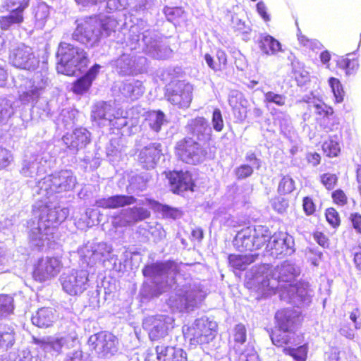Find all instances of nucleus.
Instances as JSON below:
<instances>
[{"mask_svg": "<svg viewBox=\"0 0 361 361\" xmlns=\"http://www.w3.org/2000/svg\"><path fill=\"white\" fill-rule=\"evenodd\" d=\"M256 8L258 14L265 22H268L271 20L270 16L267 13V7L264 2L262 1H259L256 4Z\"/></svg>", "mask_w": 361, "mask_h": 361, "instance_id": "nucleus-52", "label": "nucleus"}, {"mask_svg": "<svg viewBox=\"0 0 361 361\" xmlns=\"http://www.w3.org/2000/svg\"><path fill=\"white\" fill-rule=\"evenodd\" d=\"M194 301L195 298L187 292L177 295L176 298L177 306L184 310H187Z\"/></svg>", "mask_w": 361, "mask_h": 361, "instance_id": "nucleus-44", "label": "nucleus"}, {"mask_svg": "<svg viewBox=\"0 0 361 361\" xmlns=\"http://www.w3.org/2000/svg\"><path fill=\"white\" fill-rule=\"evenodd\" d=\"M136 198L132 195H116L97 200L99 207L114 209L134 204Z\"/></svg>", "mask_w": 361, "mask_h": 361, "instance_id": "nucleus-19", "label": "nucleus"}, {"mask_svg": "<svg viewBox=\"0 0 361 361\" xmlns=\"http://www.w3.org/2000/svg\"><path fill=\"white\" fill-rule=\"evenodd\" d=\"M247 161L252 162L256 165V168L259 169L261 167V161L257 158V155L254 152H249L245 156Z\"/></svg>", "mask_w": 361, "mask_h": 361, "instance_id": "nucleus-59", "label": "nucleus"}, {"mask_svg": "<svg viewBox=\"0 0 361 361\" xmlns=\"http://www.w3.org/2000/svg\"><path fill=\"white\" fill-rule=\"evenodd\" d=\"M307 161L309 164L316 166L319 165L321 161V156L317 152L308 153L307 154Z\"/></svg>", "mask_w": 361, "mask_h": 361, "instance_id": "nucleus-56", "label": "nucleus"}, {"mask_svg": "<svg viewBox=\"0 0 361 361\" xmlns=\"http://www.w3.org/2000/svg\"><path fill=\"white\" fill-rule=\"evenodd\" d=\"M110 124L117 129H121L128 125L126 117L123 116V110L118 109L116 111V114L114 115L113 118H109Z\"/></svg>", "mask_w": 361, "mask_h": 361, "instance_id": "nucleus-41", "label": "nucleus"}, {"mask_svg": "<svg viewBox=\"0 0 361 361\" xmlns=\"http://www.w3.org/2000/svg\"><path fill=\"white\" fill-rule=\"evenodd\" d=\"M87 280V276L82 271L71 273L64 278L63 288L69 295H79L86 289Z\"/></svg>", "mask_w": 361, "mask_h": 361, "instance_id": "nucleus-14", "label": "nucleus"}, {"mask_svg": "<svg viewBox=\"0 0 361 361\" xmlns=\"http://www.w3.org/2000/svg\"><path fill=\"white\" fill-rule=\"evenodd\" d=\"M322 148L324 154L330 158L338 157L341 152L338 142L331 137H329L323 142Z\"/></svg>", "mask_w": 361, "mask_h": 361, "instance_id": "nucleus-30", "label": "nucleus"}, {"mask_svg": "<svg viewBox=\"0 0 361 361\" xmlns=\"http://www.w3.org/2000/svg\"><path fill=\"white\" fill-rule=\"evenodd\" d=\"M329 86L335 97L336 103H341L345 97V91L341 81L334 77H331L328 80Z\"/></svg>", "mask_w": 361, "mask_h": 361, "instance_id": "nucleus-31", "label": "nucleus"}, {"mask_svg": "<svg viewBox=\"0 0 361 361\" xmlns=\"http://www.w3.org/2000/svg\"><path fill=\"white\" fill-rule=\"evenodd\" d=\"M161 153L154 145H149L144 147L139 154V161L145 166H152L159 160Z\"/></svg>", "mask_w": 361, "mask_h": 361, "instance_id": "nucleus-27", "label": "nucleus"}, {"mask_svg": "<svg viewBox=\"0 0 361 361\" xmlns=\"http://www.w3.org/2000/svg\"><path fill=\"white\" fill-rule=\"evenodd\" d=\"M63 140L68 149L78 151L90 142V133L85 128H76L63 135Z\"/></svg>", "mask_w": 361, "mask_h": 361, "instance_id": "nucleus-15", "label": "nucleus"}, {"mask_svg": "<svg viewBox=\"0 0 361 361\" xmlns=\"http://www.w3.org/2000/svg\"><path fill=\"white\" fill-rule=\"evenodd\" d=\"M65 343V338L63 337L56 338L55 339L49 340L47 341L46 345L49 346L51 349L56 351H60L63 348Z\"/></svg>", "mask_w": 361, "mask_h": 361, "instance_id": "nucleus-53", "label": "nucleus"}, {"mask_svg": "<svg viewBox=\"0 0 361 361\" xmlns=\"http://www.w3.org/2000/svg\"><path fill=\"white\" fill-rule=\"evenodd\" d=\"M116 336L106 331L99 332L89 338V345L102 356L113 354L116 350Z\"/></svg>", "mask_w": 361, "mask_h": 361, "instance_id": "nucleus-13", "label": "nucleus"}, {"mask_svg": "<svg viewBox=\"0 0 361 361\" xmlns=\"http://www.w3.org/2000/svg\"><path fill=\"white\" fill-rule=\"evenodd\" d=\"M264 97L265 104L274 103L279 106H284L286 104V97L283 94L269 91L264 93Z\"/></svg>", "mask_w": 361, "mask_h": 361, "instance_id": "nucleus-39", "label": "nucleus"}, {"mask_svg": "<svg viewBox=\"0 0 361 361\" xmlns=\"http://www.w3.org/2000/svg\"><path fill=\"white\" fill-rule=\"evenodd\" d=\"M253 169L248 164H242L235 170V174L238 180H242L251 176L253 173Z\"/></svg>", "mask_w": 361, "mask_h": 361, "instance_id": "nucleus-47", "label": "nucleus"}, {"mask_svg": "<svg viewBox=\"0 0 361 361\" xmlns=\"http://www.w3.org/2000/svg\"><path fill=\"white\" fill-rule=\"evenodd\" d=\"M167 99L180 108H187L192 100V87L184 81H178L166 93Z\"/></svg>", "mask_w": 361, "mask_h": 361, "instance_id": "nucleus-10", "label": "nucleus"}, {"mask_svg": "<svg viewBox=\"0 0 361 361\" xmlns=\"http://www.w3.org/2000/svg\"><path fill=\"white\" fill-rule=\"evenodd\" d=\"M61 264L56 257L40 258L35 264L32 277L37 281H45L56 276L60 271Z\"/></svg>", "mask_w": 361, "mask_h": 361, "instance_id": "nucleus-11", "label": "nucleus"}, {"mask_svg": "<svg viewBox=\"0 0 361 361\" xmlns=\"http://www.w3.org/2000/svg\"><path fill=\"white\" fill-rule=\"evenodd\" d=\"M336 66L345 71L347 75H352L357 73L360 64L357 58L348 54L340 56L336 60Z\"/></svg>", "mask_w": 361, "mask_h": 361, "instance_id": "nucleus-26", "label": "nucleus"}, {"mask_svg": "<svg viewBox=\"0 0 361 361\" xmlns=\"http://www.w3.org/2000/svg\"><path fill=\"white\" fill-rule=\"evenodd\" d=\"M261 51L266 55H276L282 51L281 43L270 35H262L258 40Z\"/></svg>", "mask_w": 361, "mask_h": 361, "instance_id": "nucleus-22", "label": "nucleus"}, {"mask_svg": "<svg viewBox=\"0 0 361 361\" xmlns=\"http://www.w3.org/2000/svg\"><path fill=\"white\" fill-rule=\"evenodd\" d=\"M30 0H8V7H16L6 16H0V28L8 30L12 25H20L24 22V11L29 6Z\"/></svg>", "mask_w": 361, "mask_h": 361, "instance_id": "nucleus-12", "label": "nucleus"}, {"mask_svg": "<svg viewBox=\"0 0 361 361\" xmlns=\"http://www.w3.org/2000/svg\"><path fill=\"white\" fill-rule=\"evenodd\" d=\"M314 238L317 242L322 247L328 246V238L321 232H315Z\"/></svg>", "mask_w": 361, "mask_h": 361, "instance_id": "nucleus-58", "label": "nucleus"}, {"mask_svg": "<svg viewBox=\"0 0 361 361\" xmlns=\"http://www.w3.org/2000/svg\"><path fill=\"white\" fill-rule=\"evenodd\" d=\"M9 61L16 68L32 71L39 68V59L32 47L20 44L10 51Z\"/></svg>", "mask_w": 361, "mask_h": 361, "instance_id": "nucleus-8", "label": "nucleus"}, {"mask_svg": "<svg viewBox=\"0 0 361 361\" xmlns=\"http://www.w3.org/2000/svg\"><path fill=\"white\" fill-rule=\"evenodd\" d=\"M212 123L213 128L216 132H221L224 128V121L221 111L219 109L216 108L212 112Z\"/></svg>", "mask_w": 361, "mask_h": 361, "instance_id": "nucleus-42", "label": "nucleus"}, {"mask_svg": "<svg viewBox=\"0 0 361 361\" xmlns=\"http://www.w3.org/2000/svg\"><path fill=\"white\" fill-rule=\"evenodd\" d=\"M301 312L290 308L277 310L274 314V326L269 331L273 345L281 348L285 355L293 361H307L309 344L303 333L297 334L303 323Z\"/></svg>", "mask_w": 361, "mask_h": 361, "instance_id": "nucleus-1", "label": "nucleus"}, {"mask_svg": "<svg viewBox=\"0 0 361 361\" xmlns=\"http://www.w3.org/2000/svg\"><path fill=\"white\" fill-rule=\"evenodd\" d=\"M96 253L101 254L102 256H105L111 253V248L105 243H99L97 245V250L94 251Z\"/></svg>", "mask_w": 361, "mask_h": 361, "instance_id": "nucleus-60", "label": "nucleus"}, {"mask_svg": "<svg viewBox=\"0 0 361 361\" xmlns=\"http://www.w3.org/2000/svg\"><path fill=\"white\" fill-rule=\"evenodd\" d=\"M295 190V181L288 176H283L279 181L278 185V193L281 195H286L291 193Z\"/></svg>", "mask_w": 361, "mask_h": 361, "instance_id": "nucleus-34", "label": "nucleus"}, {"mask_svg": "<svg viewBox=\"0 0 361 361\" xmlns=\"http://www.w3.org/2000/svg\"><path fill=\"white\" fill-rule=\"evenodd\" d=\"M173 271L175 275L179 272L177 264L171 260L165 262H157L145 266L142 274L145 276L155 277L168 274Z\"/></svg>", "mask_w": 361, "mask_h": 361, "instance_id": "nucleus-18", "label": "nucleus"}, {"mask_svg": "<svg viewBox=\"0 0 361 361\" xmlns=\"http://www.w3.org/2000/svg\"><path fill=\"white\" fill-rule=\"evenodd\" d=\"M338 177L335 173L326 172L322 174L319 180L323 186L328 190H333L338 183Z\"/></svg>", "mask_w": 361, "mask_h": 361, "instance_id": "nucleus-37", "label": "nucleus"}, {"mask_svg": "<svg viewBox=\"0 0 361 361\" xmlns=\"http://www.w3.org/2000/svg\"><path fill=\"white\" fill-rule=\"evenodd\" d=\"M192 237L193 240H200L203 238V231L200 227H195L192 232Z\"/></svg>", "mask_w": 361, "mask_h": 361, "instance_id": "nucleus-63", "label": "nucleus"}, {"mask_svg": "<svg viewBox=\"0 0 361 361\" xmlns=\"http://www.w3.org/2000/svg\"><path fill=\"white\" fill-rule=\"evenodd\" d=\"M111 32L109 20L92 16L77 26L73 38L87 47H94L102 38L109 37Z\"/></svg>", "mask_w": 361, "mask_h": 361, "instance_id": "nucleus-4", "label": "nucleus"}, {"mask_svg": "<svg viewBox=\"0 0 361 361\" xmlns=\"http://www.w3.org/2000/svg\"><path fill=\"white\" fill-rule=\"evenodd\" d=\"M354 263L356 268L361 271V247H359V251L354 255Z\"/></svg>", "mask_w": 361, "mask_h": 361, "instance_id": "nucleus-64", "label": "nucleus"}, {"mask_svg": "<svg viewBox=\"0 0 361 361\" xmlns=\"http://www.w3.org/2000/svg\"><path fill=\"white\" fill-rule=\"evenodd\" d=\"M257 256V255L252 254H231L228 256V264L234 271H243L256 260Z\"/></svg>", "mask_w": 361, "mask_h": 361, "instance_id": "nucleus-23", "label": "nucleus"}, {"mask_svg": "<svg viewBox=\"0 0 361 361\" xmlns=\"http://www.w3.org/2000/svg\"><path fill=\"white\" fill-rule=\"evenodd\" d=\"M185 11L182 7H166L164 8V14L169 21L176 23L183 18Z\"/></svg>", "mask_w": 361, "mask_h": 361, "instance_id": "nucleus-33", "label": "nucleus"}, {"mask_svg": "<svg viewBox=\"0 0 361 361\" xmlns=\"http://www.w3.org/2000/svg\"><path fill=\"white\" fill-rule=\"evenodd\" d=\"M316 204L312 197L306 196L302 198V209L307 216H310L316 212Z\"/></svg>", "mask_w": 361, "mask_h": 361, "instance_id": "nucleus-48", "label": "nucleus"}, {"mask_svg": "<svg viewBox=\"0 0 361 361\" xmlns=\"http://www.w3.org/2000/svg\"><path fill=\"white\" fill-rule=\"evenodd\" d=\"M325 217L331 226H340L341 222L340 214L334 207H331L326 209Z\"/></svg>", "mask_w": 361, "mask_h": 361, "instance_id": "nucleus-43", "label": "nucleus"}, {"mask_svg": "<svg viewBox=\"0 0 361 361\" xmlns=\"http://www.w3.org/2000/svg\"><path fill=\"white\" fill-rule=\"evenodd\" d=\"M15 342L13 334L0 329V351H6Z\"/></svg>", "mask_w": 361, "mask_h": 361, "instance_id": "nucleus-38", "label": "nucleus"}, {"mask_svg": "<svg viewBox=\"0 0 361 361\" xmlns=\"http://www.w3.org/2000/svg\"><path fill=\"white\" fill-rule=\"evenodd\" d=\"M57 56L58 73L68 76L83 73L90 63L87 53L83 49L66 42L60 44Z\"/></svg>", "mask_w": 361, "mask_h": 361, "instance_id": "nucleus-3", "label": "nucleus"}, {"mask_svg": "<svg viewBox=\"0 0 361 361\" xmlns=\"http://www.w3.org/2000/svg\"><path fill=\"white\" fill-rule=\"evenodd\" d=\"M350 220L353 226H361V214L357 212L350 214Z\"/></svg>", "mask_w": 361, "mask_h": 361, "instance_id": "nucleus-62", "label": "nucleus"}, {"mask_svg": "<svg viewBox=\"0 0 361 361\" xmlns=\"http://www.w3.org/2000/svg\"><path fill=\"white\" fill-rule=\"evenodd\" d=\"M310 113H305V120L312 119L324 129L331 130V126L334 123V111L333 108L324 102L314 103L310 106Z\"/></svg>", "mask_w": 361, "mask_h": 361, "instance_id": "nucleus-9", "label": "nucleus"}, {"mask_svg": "<svg viewBox=\"0 0 361 361\" xmlns=\"http://www.w3.org/2000/svg\"><path fill=\"white\" fill-rule=\"evenodd\" d=\"M164 114L161 111H157L156 112V118L154 122L151 124L152 128L157 131L161 129V126L164 123Z\"/></svg>", "mask_w": 361, "mask_h": 361, "instance_id": "nucleus-54", "label": "nucleus"}, {"mask_svg": "<svg viewBox=\"0 0 361 361\" xmlns=\"http://www.w3.org/2000/svg\"><path fill=\"white\" fill-rule=\"evenodd\" d=\"M185 340L189 343L190 348H196L212 342L216 337V331L205 322H195L183 330Z\"/></svg>", "mask_w": 361, "mask_h": 361, "instance_id": "nucleus-7", "label": "nucleus"}, {"mask_svg": "<svg viewBox=\"0 0 361 361\" xmlns=\"http://www.w3.org/2000/svg\"><path fill=\"white\" fill-rule=\"evenodd\" d=\"M164 174L173 194L183 195L185 192H195L196 183L190 171L173 169L166 171Z\"/></svg>", "mask_w": 361, "mask_h": 361, "instance_id": "nucleus-6", "label": "nucleus"}, {"mask_svg": "<svg viewBox=\"0 0 361 361\" xmlns=\"http://www.w3.org/2000/svg\"><path fill=\"white\" fill-rule=\"evenodd\" d=\"M150 212L143 207H134L129 209V219L131 221L137 222L149 218Z\"/></svg>", "mask_w": 361, "mask_h": 361, "instance_id": "nucleus-35", "label": "nucleus"}, {"mask_svg": "<svg viewBox=\"0 0 361 361\" xmlns=\"http://www.w3.org/2000/svg\"><path fill=\"white\" fill-rule=\"evenodd\" d=\"M54 319L55 310L49 307H44L38 309L31 318L32 323L39 328L51 326Z\"/></svg>", "mask_w": 361, "mask_h": 361, "instance_id": "nucleus-21", "label": "nucleus"}, {"mask_svg": "<svg viewBox=\"0 0 361 361\" xmlns=\"http://www.w3.org/2000/svg\"><path fill=\"white\" fill-rule=\"evenodd\" d=\"M174 154L179 161L196 165L204 159L207 153L197 141L190 137H185L176 143Z\"/></svg>", "mask_w": 361, "mask_h": 361, "instance_id": "nucleus-5", "label": "nucleus"}, {"mask_svg": "<svg viewBox=\"0 0 361 361\" xmlns=\"http://www.w3.org/2000/svg\"><path fill=\"white\" fill-rule=\"evenodd\" d=\"M235 239L245 250H256L265 246L271 255L283 252V236L279 237L276 233L271 235L268 227H243L236 234Z\"/></svg>", "mask_w": 361, "mask_h": 361, "instance_id": "nucleus-2", "label": "nucleus"}, {"mask_svg": "<svg viewBox=\"0 0 361 361\" xmlns=\"http://www.w3.org/2000/svg\"><path fill=\"white\" fill-rule=\"evenodd\" d=\"M161 335L162 334L160 333V329L159 328V326L153 327L149 333V338L152 341L158 340L160 337H161Z\"/></svg>", "mask_w": 361, "mask_h": 361, "instance_id": "nucleus-61", "label": "nucleus"}, {"mask_svg": "<svg viewBox=\"0 0 361 361\" xmlns=\"http://www.w3.org/2000/svg\"><path fill=\"white\" fill-rule=\"evenodd\" d=\"M158 361H187L185 352L180 348L157 345L155 348Z\"/></svg>", "mask_w": 361, "mask_h": 361, "instance_id": "nucleus-20", "label": "nucleus"}, {"mask_svg": "<svg viewBox=\"0 0 361 361\" xmlns=\"http://www.w3.org/2000/svg\"><path fill=\"white\" fill-rule=\"evenodd\" d=\"M271 206L274 210L282 213L288 207V201L283 197H275L272 200Z\"/></svg>", "mask_w": 361, "mask_h": 361, "instance_id": "nucleus-50", "label": "nucleus"}, {"mask_svg": "<svg viewBox=\"0 0 361 361\" xmlns=\"http://www.w3.org/2000/svg\"><path fill=\"white\" fill-rule=\"evenodd\" d=\"M41 88L32 85L30 89L27 90L19 94V99L23 102L37 100L39 97Z\"/></svg>", "mask_w": 361, "mask_h": 361, "instance_id": "nucleus-36", "label": "nucleus"}, {"mask_svg": "<svg viewBox=\"0 0 361 361\" xmlns=\"http://www.w3.org/2000/svg\"><path fill=\"white\" fill-rule=\"evenodd\" d=\"M188 133L194 135L198 140H212V130L209 127L207 119L203 116H197L192 119L186 126Z\"/></svg>", "mask_w": 361, "mask_h": 361, "instance_id": "nucleus-17", "label": "nucleus"}, {"mask_svg": "<svg viewBox=\"0 0 361 361\" xmlns=\"http://www.w3.org/2000/svg\"><path fill=\"white\" fill-rule=\"evenodd\" d=\"M145 87L141 81L137 80L126 82L122 89L123 95L130 102H134L142 96Z\"/></svg>", "mask_w": 361, "mask_h": 361, "instance_id": "nucleus-25", "label": "nucleus"}, {"mask_svg": "<svg viewBox=\"0 0 361 361\" xmlns=\"http://www.w3.org/2000/svg\"><path fill=\"white\" fill-rule=\"evenodd\" d=\"M13 298L8 294H0V319L13 314Z\"/></svg>", "mask_w": 361, "mask_h": 361, "instance_id": "nucleus-29", "label": "nucleus"}, {"mask_svg": "<svg viewBox=\"0 0 361 361\" xmlns=\"http://www.w3.org/2000/svg\"><path fill=\"white\" fill-rule=\"evenodd\" d=\"M256 270L255 273V277H263L267 278L272 272L271 267L268 264H259L255 267Z\"/></svg>", "mask_w": 361, "mask_h": 361, "instance_id": "nucleus-51", "label": "nucleus"}, {"mask_svg": "<svg viewBox=\"0 0 361 361\" xmlns=\"http://www.w3.org/2000/svg\"><path fill=\"white\" fill-rule=\"evenodd\" d=\"M360 317V310L359 308L354 309L350 314V319L353 322L355 329H361V322L357 319Z\"/></svg>", "mask_w": 361, "mask_h": 361, "instance_id": "nucleus-55", "label": "nucleus"}, {"mask_svg": "<svg viewBox=\"0 0 361 361\" xmlns=\"http://www.w3.org/2000/svg\"><path fill=\"white\" fill-rule=\"evenodd\" d=\"M293 274L290 273L287 268H281L279 270V280L288 282L290 280Z\"/></svg>", "mask_w": 361, "mask_h": 361, "instance_id": "nucleus-57", "label": "nucleus"}, {"mask_svg": "<svg viewBox=\"0 0 361 361\" xmlns=\"http://www.w3.org/2000/svg\"><path fill=\"white\" fill-rule=\"evenodd\" d=\"M293 76L299 86L305 85L310 81L309 72L303 68L295 70L293 72Z\"/></svg>", "mask_w": 361, "mask_h": 361, "instance_id": "nucleus-46", "label": "nucleus"}, {"mask_svg": "<svg viewBox=\"0 0 361 361\" xmlns=\"http://www.w3.org/2000/svg\"><path fill=\"white\" fill-rule=\"evenodd\" d=\"M233 338L234 341L239 344H243L246 341V329L242 324H238L235 326L233 329Z\"/></svg>", "mask_w": 361, "mask_h": 361, "instance_id": "nucleus-45", "label": "nucleus"}, {"mask_svg": "<svg viewBox=\"0 0 361 361\" xmlns=\"http://www.w3.org/2000/svg\"><path fill=\"white\" fill-rule=\"evenodd\" d=\"M149 203L155 207L157 212L160 213L164 219L176 220L183 216V212L178 208L161 204L155 200H149Z\"/></svg>", "mask_w": 361, "mask_h": 361, "instance_id": "nucleus-28", "label": "nucleus"}, {"mask_svg": "<svg viewBox=\"0 0 361 361\" xmlns=\"http://www.w3.org/2000/svg\"><path fill=\"white\" fill-rule=\"evenodd\" d=\"M109 106L106 103L96 105L92 113V118L95 121H100L107 119L106 113Z\"/></svg>", "mask_w": 361, "mask_h": 361, "instance_id": "nucleus-40", "label": "nucleus"}, {"mask_svg": "<svg viewBox=\"0 0 361 361\" xmlns=\"http://www.w3.org/2000/svg\"><path fill=\"white\" fill-rule=\"evenodd\" d=\"M11 152L5 147L0 146V170L8 166L12 159Z\"/></svg>", "mask_w": 361, "mask_h": 361, "instance_id": "nucleus-49", "label": "nucleus"}, {"mask_svg": "<svg viewBox=\"0 0 361 361\" xmlns=\"http://www.w3.org/2000/svg\"><path fill=\"white\" fill-rule=\"evenodd\" d=\"M331 198L332 203L338 207H344L349 202L347 193L341 188L334 190L331 193Z\"/></svg>", "mask_w": 361, "mask_h": 361, "instance_id": "nucleus-32", "label": "nucleus"}, {"mask_svg": "<svg viewBox=\"0 0 361 361\" xmlns=\"http://www.w3.org/2000/svg\"><path fill=\"white\" fill-rule=\"evenodd\" d=\"M204 59L208 67L214 72L222 71L227 65V55L222 49H218L215 56L207 53L204 54Z\"/></svg>", "mask_w": 361, "mask_h": 361, "instance_id": "nucleus-24", "label": "nucleus"}, {"mask_svg": "<svg viewBox=\"0 0 361 361\" xmlns=\"http://www.w3.org/2000/svg\"><path fill=\"white\" fill-rule=\"evenodd\" d=\"M99 68V64L92 66L84 75L78 78L72 83L71 91L78 95L87 93L90 90L92 82L97 78Z\"/></svg>", "mask_w": 361, "mask_h": 361, "instance_id": "nucleus-16", "label": "nucleus"}]
</instances>
